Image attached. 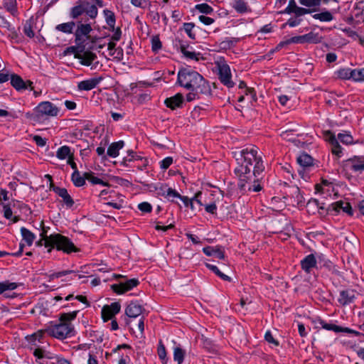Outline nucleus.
I'll use <instances>...</instances> for the list:
<instances>
[{"label":"nucleus","mask_w":364,"mask_h":364,"mask_svg":"<svg viewBox=\"0 0 364 364\" xmlns=\"http://www.w3.org/2000/svg\"><path fill=\"white\" fill-rule=\"evenodd\" d=\"M259 151L257 146L250 144L233 152L237 163L234 173L240 190H245L247 184H249V191L259 192L263 188L264 165Z\"/></svg>","instance_id":"1"},{"label":"nucleus","mask_w":364,"mask_h":364,"mask_svg":"<svg viewBox=\"0 0 364 364\" xmlns=\"http://www.w3.org/2000/svg\"><path fill=\"white\" fill-rule=\"evenodd\" d=\"M176 84L189 90L187 102L199 100L201 95L210 96L212 90L208 80L190 67L182 68L178 72Z\"/></svg>","instance_id":"2"},{"label":"nucleus","mask_w":364,"mask_h":364,"mask_svg":"<svg viewBox=\"0 0 364 364\" xmlns=\"http://www.w3.org/2000/svg\"><path fill=\"white\" fill-rule=\"evenodd\" d=\"M77 311L63 313L59 317V323L50 322L46 327V333L53 338L63 340L74 335V326L71 321L76 318Z\"/></svg>","instance_id":"3"},{"label":"nucleus","mask_w":364,"mask_h":364,"mask_svg":"<svg viewBox=\"0 0 364 364\" xmlns=\"http://www.w3.org/2000/svg\"><path fill=\"white\" fill-rule=\"evenodd\" d=\"M48 240V242L51 244L48 249V252H50L54 248L68 255L73 252H79L80 251L70 238L60 233L50 235Z\"/></svg>","instance_id":"4"},{"label":"nucleus","mask_w":364,"mask_h":364,"mask_svg":"<svg viewBox=\"0 0 364 364\" xmlns=\"http://www.w3.org/2000/svg\"><path fill=\"white\" fill-rule=\"evenodd\" d=\"M83 14H86L91 19H95L98 15V9L95 5L87 1H78L70 9L69 16L72 19H78Z\"/></svg>","instance_id":"5"},{"label":"nucleus","mask_w":364,"mask_h":364,"mask_svg":"<svg viewBox=\"0 0 364 364\" xmlns=\"http://www.w3.org/2000/svg\"><path fill=\"white\" fill-rule=\"evenodd\" d=\"M76 29L74 32L75 42H82L83 43H90L93 40L95 42V39L92 38L90 35L92 31L90 23H82V21H76Z\"/></svg>","instance_id":"6"},{"label":"nucleus","mask_w":364,"mask_h":364,"mask_svg":"<svg viewBox=\"0 0 364 364\" xmlns=\"http://www.w3.org/2000/svg\"><path fill=\"white\" fill-rule=\"evenodd\" d=\"M36 117L38 119L46 117H56L59 113V109L49 101L41 102L34 109Z\"/></svg>","instance_id":"7"},{"label":"nucleus","mask_w":364,"mask_h":364,"mask_svg":"<svg viewBox=\"0 0 364 364\" xmlns=\"http://www.w3.org/2000/svg\"><path fill=\"white\" fill-rule=\"evenodd\" d=\"M343 168L351 173L361 174L364 172V156H353L342 161Z\"/></svg>","instance_id":"8"},{"label":"nucleus","mask_w":364,"mask_h":364,"mask_svg":"<svg viewBox=\"0 0 364 364\" xmlns=\"http://www.w3.org/2000/svg\"><path fill=\"white\" fill-rule=\"evenodd\" d=\"M218 78L220 82L228 88H232L235 83L232 80V74L230 66L225 63H218Z\"/></svg>","instance_id":"9"},{"label":"nucleus","mask_w":364,"mask_h":364,"mask_svg":"<svg viewBox=\"0 0 364 364\" xmlns=\"http://www.w3.org/2000/svg\"><path fill=\"white\" fill-rule=\"evenodd\" d=\"M93 48L85 49L80 54H75V58L80 60L81 65L85 66H90L94 63L93 67L97 68L99 64L98 61H95L97 58V55L92 51Z\"/></svg>","instance_id":"10"},{"label":"nucleus","mask_w":364,"mask_h":364,"mask_svg":"<svg viewBox=\"0 0 364 364\" xmlns=\"http://www.w3.org/2000/svg\"><path fill=\"white\" fill-rule=\"evenodd\" d=\"M314 322L316 324H319L323 329L327 331H332L336 333H346L350 334L358 333V332L355 331L348 327H342L334 323H328L320 317L316 318Z\"/></svg>","instance_id":"11"},{"label":"nucleus","mask_w":364,"mask_h":364,"mask_svg":"<svg viewBox=\"0 0 364 364\" xmlns=\"http://www.w3.org/2000/svg\"><path fill=\"white\" fill-rule=\"evenodd\" d=\"M121 310V304L119 302H113L109 305H105L101 311L102 318L104 322H107L110 319L115 318V316L119 313Z\"/></svg>","instance_id":"12"},{"label":"nucleus","mask_w":364,"mask_h":364,"mask_svg":"<svg viewBox=\"0 0 364 364\" xmlns=\"http://www.w3.org/2000/svg\"><path fill=\"white\" fill-rule=\"evenodd\" d=\"M139 284V280L137 279L133 278L119 284H114L111 286V289L114 293L117 294H122L132 289L134 287H137Z\"/></svg>","instance_id":"13"},{"label":"nucleus","mask_w":364,"mask_h":364,"mask_svg":"<svg viewBox=\"0 0 364 364\" xmlns=\"http://www.w3.org/2000/svg\"><path fill=\"white\" fill-rule=\"evenodd\" d=\"M135 161H141V165L139 167L140 170H144L148 166V161L146 158H144L138 155L135 151L129 150L127 151V156L124 157L122 161V164L124 166H129V163L134 162Z\"/></svg>","instance_id":"14"},{"label":"nucleus","mask_w":364,"mask_h":364,"mask_svg":"<svg viewBox=\"0 0 364 364\" xmlns=\"http://www.w3.org/2000/svg\"><path fill=\"white\" fill-rule=\"evenodd\" d=\"M176 46L179 47L180 51L186 58L194 60L196 61H198L200 59L203 58L200 53L189 51L188 50L189 47L188 43L181 39H176Z\"/></svg>","instance_id":"15"},{"label":"nucleus","mask_w":364,"mask_h":364,"mask_svg":"<svg viewBox=\"0 0 364 364\" xmlns=\"http://www.w3.org/2000/svg\"><path fill=\"white\" fill-rule=\"evenodd\" d=\"M164 104L171 110H175L178 108H182L184 105V97L183 94L178 92L173 96L167 97L164 100Z\"/></svg>","instance_id":"16"},{"label":"nucleus","mask_w":364,"mask_h":364,"mask_svg":"<svg viewBox=\"0 0 364 364\" xmlns=\"http://www.w3.org/2000/svg\"><path fill=\"white\" fill-rule=\"evenodd\" d=\"M355 298V291L354 289H344L340 291L338 302L342 306H346L353 303Z\"/></svg>","instance_id":"17"},{"label":"nucleus","mask_w":364,"mask_h":364,"mask_svg":"<svg viewBox=\"0 0 364 364\" xmlns=\"http://www.w3.org/2000/svg\"><path fill=\"white\" fill-rule=\"evenodd\" d=\"M296 43L303 44L305 43H317L321 42V36L318 33L309 32L302 36H294Z\"/></svg>","instance_id":"18"},{"label":"nucleus","mask_w":364,"mask_h":364,"mask_svg":"<svg viewBox=\"0 0 364 364\" xmlns=\"http://www.w3.org/2000/svg\"><path fill=\"white\" fill-rule=\"evenodd\" d=\"M144 310L139 301H131L125 309V314L129 318H136L139 316Z\"/></svg>","instance_id":"19"},{"label":"nucleus","mask_w":364,"mask_h":364,"mask_svg":"<svg viewBox=\"0 0 364 364\" xmlns=\"http://www.w3.org/2000/svg\"><path fill=\"white\" fill-rule=\"evenodd\" d=\"M300 264L301 269L309 274L313 268H317V259L314 254H309L301 260Z\"/></svg>","instance_id":"20"},{"label":"nucleus","mask_w":364,"mask_h":364,"mask_svg":"<svg viewBox=\"0 0 364 364\" xmlns=\"http://www.w3.org/2000/svg\"><path fill=\"white\" fill-rule=\"evenodd\" d=\"M102 77L90 78L88 80H82L77 84V89L79 90L89 91L95 87L102 80Z\"/></svg>","instance_id":"21"},{"label":"nucleus","mask_w":364,"mask_h":364,"mask_svg":"<svg viewBox=\"0 0 364 364\" xmlns=\"http://www.w3.org/2000/svg\"><path fill=\"white\" fill-rule=\"evenodd\" d=\"M331 207L332 210L336 212H339L341 210L343 212L347 213L350 216H352L353 215V211L351 205L348 201L341 200L335 203H333L331 205Z\"/></svg>","instance_id":"22"},{"label":"nucleus","mask_w":364,"mask_h":364,"mask_svg":"<svg viewBox=\"0 0 364 364\" xmlns=\"http://www.w3.org/2000/svg\"><path fill=\"white\" fill-rule=\"evenodd\" d=\"M317 264H319L320 268L323 267L335 274H339V271L336 268V266L333 264V262L326 259L322 254L318 255Z\"/></svg>","instance_id":"23"},{"label":"nucleus","mask_w":364,"mask_h":364,"mask_svg":"<svg viewBox=\"0 0 364 364\" xmlns=\"http://www.w3.org/2000/svg\"><path fill=\"white\" fill-rule=\"evenodd\" d=\"M203 252L207 256H214L218 259H224L225 252L220 246L211 247L207 246L203 247Z\"/></svg>","instance_id":"24"},{"label":"nucleus","mask_w":364,"mask_h":364,"mask_svg":"<svg viewBox=\"0 0 364 364\" xmlns=\"http://www.w3.org/2000/svg\"><path fill=\"white\" fill-rule=\"evenodd\" d=\"M327 134L330 135L328 142L331 145L332 154L337 156L338 157H341L343 149L340 145L338 139L336 138L335 135L330 131H328Z\"/></svg>","instance_id":"25"},{"label":"nucleus","mask_w":364,"mask_h":364,"mask_svg":"<svg viewBox=\"0 0 364 364\" xmlns=\"http://www.w3.org/2000/svg\"><path fill=\"white\" fill-rule=\"evenodd\" d=\"M76 46H70L68 48L67 50L69 53H71L74 55V58H75V54H80L85 49L87 48H94V43L95 41L93 40L91 41L90 44V43H83L80 41L75 42Z\"/></svg>","instance_id":"26"},{"label":"nucleus","mask_w":364,"mask_h":364,"mask_svg":"<svg viewBox=\"0 0 364 364\" xmlns=\"http://www.w3.org/2000/svg\"><path fill=\"white\" fill-rule=\"evenodd\" d=\"M9 80H11V85L14 88H15L17 91H22L27 90V87L26 86V82L22 79V77L17 74H11L9 75Z\"/></svg>","instance_id":"27"},{"label":"nucleus","mask_w":364,"mask_h":364,"mask_svg":"<svg viewBox=\"0 0 364 364\" xmlns=\"http://www.w3.org/2000/svg\"><path fill=\"white\" fill-rule=\"evenodd\" d=\"M230 5L239 14H245L251 11L245 0H231Z\"/></svg>","instance_id":"28"},{"label":"nucleus","mask_w":364,"mask_h":364,"mask_svg":"<svg viewBox=\"0 0 364 364\" xmlns=\"http://www.w3.org/2000/svg\"><path fill=\"white\" fill-rule=\"evenodd\" d=\"M124 146V141L122 140L112 143L107 151V154L112 157L116 158L119 156V150L122 149Z\"/></svg>","instance_id":"29"},{"label":"nucleus","mask_w":364,"mask_h":364,"mask_svg":"<svg viewBox=\"0 0 364 364\" xmlns=\"http://www.w3.org/2000/svg\"><path fill=\"white\" fill-rule=\"evenodd\" d=\"M297 163L304 168L314 166V159L309 154L303 152L296 159Z\"/></svg>","instance_id":"30"},{"label":"nucleus","mask_w":364,"mask_h":364,"mask_svg":"<svg viewBox=\"0 0 364 364\" xmlns=\"http://www.w3.org/2000/svg\"><path fill=\"white\" fill-rule=\"evenodd\" d=\"M58 193L60 198H62L64 204L67 208H70L73 206L75 202L70 195L68 193V191L65 188H62L61 189H57Z\"/></svg>","instance_id":"31"},{"label":"nucleus","mask_w":364,"mask_h":364,"mask_svg":"<svg viewBox=\"0 0 364 364\" xmlns=\"http://www.w3.org/2000/svg\"><path fill=\"white\" fill-rule=\"evenodd\" d=\"M76 22L71 21L66 23L58 24L55 26V30L66 34L74 33L73 30L75 27Z\"/></svg>","instance_id":"32"},{"label":"nucleus","mask_w":364,"mask_h":364,"mask_svg":"<svg viewBox=\"0 0 364 364\" xmlns=\"http://www.w3.org/2000/svg\"><path fill=\"white\" fill-rule=\"evenodd\" d=\"M354 72L355 69H351L349 68H341L336 72V75L338 78L342 80H350L355 81Z\"/></svg>","instance_id":"33"},{"label":"nucleus","mask_w":364,"mask_h":364,"mask_svg":"<svg viewBox=\"0 0 364 364\" xmlns=\"http://www.w3.org/2000/svg\"><path fill=\"white\" fill-rule=\"evenodd\" d=\"M85 172L81 176L79 171H73L71 175V181L75 187H82L85 184Z\"/></svg>","instance_id":"34"},{"label":"nucleus","mask_w":364,"mask_h":364,"mask_svg":"<svg viewBox=\"0 0 364 364\" xmlns=\"http://www.w3.org/2000/svg\"><path fill=\"white\" fill-rule=\"evenodd\" d=\"M103 14L105 15L107 24L109 26L111 30H114L115 23H116V18H115L114 13L111 10L105 9L103 11Z\"/></svg>","instance_id":"35"},{"label":"nucleus","mask_w":364,"mask_h":364,"mask_svg":"<svg viewBox=\"0 0 364 364\" xmlns=\"http://www.w3.org/2000/svg\"><path fill=\"white\" fill-rule=\"evenodd\" d=\"M85 178L93 185L100 184L103 186H109V183L108 182L104 181L103 180L95 176L92 171L85 172Z\"/></svg>","instance_id":"36"},{"label":"nucleus","mask_w":364,"mask_h":364,"mask_svg":"<svg viewBox=\"0 0 364 364\" xmlns=\"http://www.w3.org/2000/svg\"><path fill=\"white\" fill-rule=\"evenodd\" d=\"M21 235L23 237V240L26 241V244L28 246L32 245V244L36 238L35 235L31 231H30L29 230H28L27 228H26L24 227H22L21 228Z\"/></svg>","instance_id":"37"},{"label":"nucleus","mask_w":364,"mask_h":364,"mask_svg":"<svg viewBox=\"0 0 364 364\" xmlns=\"http://www.w3.org/2000/svg\"><path fill=\"white\" fill-rule=\"evenodd\" d=\"M205 266L208 269L212 271L214 274H215L221 279H223L224 281H227V282L231 281V278L229 276H228V275L223 274L222 272H220L217 266L209 264V263H205Z\"/></svg>","instance_id":"38"},{"label":"nucleus","mask_w":364,"mask_h":364,"mask_svg":"<svg viewBox=\"0 0 364 364\" xmlns=\"http://www.w3.org/2000/svg\"><path fill=\"white\" fill-rule=\"evenodd\" d=\"M157 353H158L159 359L161 360V363L167 364V362H168L167 353H166L165 346L164 345V343L161 341H160L159 343L158 348H157Z\"/></svg>","instance_id":"39"},{"label":"nucleus","mask_w":364,"mask_h":364,"mask_svg":"<svg viewBox=\"0 0 364 364\" xmlns=\"http://www.w3.org/2000/svg\"><path fill=\"white\" fill-rule=\"evenodd\" d=\"M312 16L314 19H318L322 22H329L333 19V14L328 11L315 14Z\"/></svg>","instance_id":"40"},{"label":"nucleus","mask_w":364,"mask_h":364,"mask_svg":"<svg viewBox=\"0 0 364 364\" xmlns=\"http://www.w3.org/2000/svg\"><path fill=\"white\" fill-rule=\"evenodd\" d=\"M186 352L181 346H176L173 349V360L178 364H181L184 360Z\"/></svg>","instance_id":"41"},{"label":"nucleus","mask_w":364,"mask_h":364,"mask_svg":"<svg viewBox=\"0 0 364 364\" xmlns=\"http://www.w3.org/2000/svg\"><path fill=\"white\" fill-rule=\"evenodd\" d=\"M239 41L238 38H225V40L222 41L219 46L221 49L228 50L233 46Z\"/></svg>","instance_id":"42"},{"label":"nucleus","mask_w":364,"mask_h":364,"mask_svg":"<svg viewBox=\"0 0 364 364\" xmlns=\"http://www.w3.org/2000/svg\"><path fill=\"white\" fill-rule=\"evenodd\" d=\"M18 287V284L16 282H11L9 281H5L0 282V294L6 293L9 290H14Z\"/></svg>","instance_id":"43"},{"label":"nucleus","mask_w":364,"mask_h":364,"mask_svg":"<svg viewBox=\"0 0 364 364\" xmlns=\"http://www.w3.org/2000/svg\"><path fill=\"white\" fill-rule=\"evenodd\" d=\"M73 154L70 152V148L68 146H63L60 147L56 153V156L59 159H65L67 157L69 159L70 156H73Z\"/></svg>","instance_id":"44"},{"label":"nucleus","mask_w":364,"mask_h":364,"mask_svg":"<svg viewBox=\"0 0 364 364\" xmlns=\"http://www.w3.org/2000/svg\"><path fill=\"white\" fill-rule=\"evenodd\" d=\"M16 0H4V6L5 9L13 16L17 14Z\"/></svg>","instance_id":"45"},{"label":"nucleus","mask_w":364,"mask_h":364,"mask_svg":"<svg viewBox=\"0 0 364 364\" xmlns=\"http://www.w3.org/2000/svg\"><path fill=\"white\" fill-rule=\"evenodd\" d=\"M151 50L154 53H158L162 48V43L159 36H154L151 39Z\"/></svg>","instance_id":"46"},{"label":"nucleus","mask_w":364,"mask_h":364,"mask_svg":"<svg viewBox=\"0 0 364 364\" xmlns=\"http://www.w3.org/2000/svg\"><path fill=\"white\" fill-rule=\"evenodd\" d=\"M195 9L198 10L199 12L205 14H211L212 13H213V7H211L206 3L197 4L196 5Z\"/></svg>","instance_id":"47"},{"label":"nucleus","mask_w":364,"mask_h":364,"mask_svg":"<svg viewBox=\"0 0 364 364\" xmlns=\"http://www.w3.org/2000/svg\"><path fill=\"white\" fill-rule=\"evenodd\" d=\"M337 139L340 140L343 144L346 145L352 144L353 143V138L350 134L339 133Z\"/></svg>","instance_id":"48"},{"label":"nucleus","mask_w":364,"mask_h":364,"mask_svg":"<svg viewBox=\"0 0 364 364\" xmlns=\"http://www.w3.org/2000/svg\"><path fill=\"white\" fill-rule=\"evenodd\" d=\"M168 188L169 187L167 184L161 183L159 186L154 187V191L158 196L166 197V193H167Z\"/></svg>","instance_id":"49"},{"label":"nucleus","mask_w":364,"mask_h":364,"mask_svg":"<svg viewBox=\"0 0 364 364\" xmlns=\"http://www.w3.org/2000/svg\"><path fill=\"white\" fill-rule=\"evenodd\" d=\"M23 33L28 38H32L35 36V33L33 30V23L31 21H27L23 26Z\"/></svg>","instance_id":"50"},{"label":"nucleus","mask_w":364,"mask_h":364,"mask_svg":"<svg viewBox=\"0 0 364 364\" xmlns=\"http://www.w3.org/2000/svg\"><path fill=\"white\" fill-rule=\"evenodd\" d=\"M195 27V24L193 23H184L183 28L188 36V37L193 40L196 39V34L193 32V29Z\"/></svg>","instance_id":"51"},{"label":"nucleus","mask_w":364,"mask_h":364,"mask_svg":"<svg viewBox=\"0 0 364 364\" xmlns=\"http://www.w3.org/2000/svg\"><path fill=\"white\" fill-rule=\"evenodd\" d=\"M45 333H46V328L44 329L39 330L37 332L32 334L28 338V341L30 342H33L36 341V340L41 341V339H43Z\"/></svg>","instance_id":"52"},{"label":"nucleus","mask_w":364,"mask_h":364,"mask_svg":"<svg viewBox=\"0 0 364 364\" xmlns=\"http://www.w3.org/2000/svg\"><path fill=\"white\" fill-rule=\"evenodd\" d=\"M300 4L308 8L319 6L321 5V0H299Z\"/></svg>","instance_id":"53"},{"label":"nucleus","mask_w":364,"mask_h":364,"mask_svg":"<svg viewBox=\"0 0 364 364\" xmlns=\"http://www.w3.org/2000/svg\"><path fill=\"white\" fill-rule=\"evenodd\" d=\"M306 207L307 208L309 209V210H311L313 212V213H315V212L316 211V208L319 207L318 200L316 198H311L307 202Z\"/></svg>","instance_id":"54"},{"label":"nucleus","mask_w":364,"mask_h":364,"mask_svg":"<svg viewBox=\"0 0 364 364\" xmlns=\"http://www.w3.org/2000/svg\"><path fill=\"white\" fill-rule=\"evenodd\" d=\"M173 164V158L171 156H167L160 161V168L163 170H166Z\"/></svg>","instance_id":"55"},{"label":"nucleus","mask_w":364,"mask_h":364,"mask_svg":"<svg viewBox=\"0 0 364 364\" xmlns=\"http://www.w3.org/2000/svg\"><path fill=\"white\" fill-rule=\"evenodd\" d=\"M295 39V37H291L286 41H281L279 43L277 46L274 48V50H277V52L279 51L284 46L291 44V43H296V41H294Z\"/></svg>","instance_id":"56"},{"label":"nucleus","mask_w":364,"mask_h":364,"mask_svg":"<svg viewBox=\"0 0 364 364\" xmlns=\"http://www.w3.org/2000/svg\"><path fill=\"white\" fill-rule=\"evenodd\" d=\"M71 273H75V271H73V270H64V271L54 272V273H53V274H51L50 275V279H55V278H60L61 277H63V276H65V275H68V274H70Z\"/></svg>","instance_id":"57"},{"label":"nucleus","mask_w":364,"mask_h":364,"mask_svg":"<svg viewBox=\"0 0 364 364\" xmlns=\"http://www.w3.org/2000/svg\"><path fill=\"white\" fill-rule=\"evenodd\" d=\"M295 0H289L288 6L282 11L283 14H291L292 11L297 7Z\"/></svg>","instance_id":"58"},{"label":"nucleus","mask_w":364,"mask_h":364,"mask_svg":"<svg viewBox=\"0 0 364 364\" xmlns=\"http://www.w3.org/2000/svg\"><path fill=\"white\" fill-rule=\"evenodd\" d=\"M138 208L143 213H151L152 210L151 205L148 202H142L138 205Z\"/></svg>","instance_id":"59"},{"label":"nucleus","mask_w":364,"mask_h":364,"mask_svg":"<svg viewBox=\"0 0 364 364\" xmlns=\"http://www.w3.org/2000/svg\"><path fill=\"white\" fill-rule=\"evenodd\" d=\"M264 339H265V341L267 342H268L269 343H272L275 346H278L279 345V341L274 338V337H273V336H272V334L270 331H267L265 333Z\"/></svg>","instance_id":"60"},{"label":"nucleus","mask_w":364,"mask_h":364,"mask_svg":"<svg viewBox=\"0 0 364 364\" xmlns=\"http://www.w3.org/2000/svg\"><path fill=\"white\" fill-rule=\"evenodd\" d=\"M355 82H364V68L361 69H355L353 73Z\"/></svg>","instance_id":"61"},{"label":"nucleus","mask_w":364,"mask_h":364,"mask_svg":"<svg viewBox=\"0 0 364 364\" xmlns=\"http://www.w3.org/2000/svg\"><path fill=\"white\" fill-rule=\"evenodd\" d=\"M111 56H112L114 59H117V60H122L124 56L122 48L118 47L117 48V49H114L113 53H111Z\"/></svg>","instance_id":"62"},{"label":"nucleus","mask_w":364,"mask_h":364,"mask_svg":"<svg viewBox=\"0 0 364 364\" xmlns=\"http://www.w3.org/2000/svg\"><path fill=\"white\" fill-rule=\"evenodd\" d=\"M166 196L165 198H168V200H170L171 198H181V196L175 189H173L171 188H168V191H167V193H166Z\"/></svg>","instance_id":"63"},{"label":"nucleus","mask_w":364,"mask_h":364,"mask_svg":"<svg viewBox=\"0 0 364 364\" xmlns=\"http://www.w3.org/2000/svg\"><path fill=\"white\" fill-rule=\"evenodd\" d=\"M33 140L35 141L37 146L41 147H43L46 144V139L39 135L33 136Z\"/></svg>","instance_id":"64"}]
</instances>
